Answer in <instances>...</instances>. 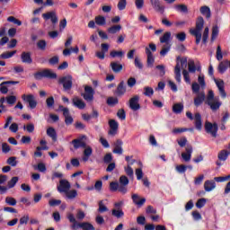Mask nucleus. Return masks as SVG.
Here are the masks:
<instances>
[{
  "label": "nucleus",
  "mask_w": 230,
  "mask_h": 230,
  "mask_svg": "<svg viewBox=\"0 0 230 230\" xmlns=\"http://www.w3.org/2000/svg\"><path fill=\"white\" fill-rule=\"evenodd\" d=\"M67 218H68L69 222H71V224H73L71 226V228L74 230H78V229L96 230L94 228V226H93V224H91V223H87V222L78 223V221H76V218H75V215H73V214H68Z\"/></svg>",
  "instance_id": "obj_1"
},
{
  "label": "nucleus",
  "mask_w": 230,
  "mask_h": 230,
  "mask_svg": "<svg viewBox=\"0 0 230 230\" xmlns=\"http://www.w3.org/2000/svg\"><path fill=\"white\" fill-rule=\"evenodd\" d=\"M204 28V18L202 16H199L196 21V29H190V33L196 37V44H200V40H202V31Z\"/></svg>",
  "instance_id": "obj_2"
},
{
  "label": "nucleus",
  "mask_w": 230,
  "mask_h": 230,
  "mask_svg": "<svg viewBox=\"0 0 230 230\" xmlns=\"http://www.w3.org/2000/svg\"><path fill=\"white\" fill-rule=\"evenodd\" d=\"M34 78L36 80H42V78H49V80H55L57 78V73L49 68H45L40 72L34 74Z\"/></svg>",
  "instance_id": "obj_3"
},
{
  "label": "nucleus",
  "mask_w": 230,
  "mask_h": 230,
  "mask_svg": "<svg viewBox=\"0 0 230 230\" xmlns=\"http://www.w3.org/2000/svg\"><path fill=\"white\" fill-rule=\"evenodd\" d=\"M186 116L189 119H190V121H194V125H195V128L196 130H199L200 132V130H202V115H200V113H195L194 118H193V113H191L190 111H187L186 112Z\"/></svg>",
  "instance_id": "obj_4"
},
{
  "label": "nucleus",
  "mask_w": 230,
  "mask_h": 230,
  "mask_svg": "<svg viewBox=\"0 0 230 230\" xmlns=\"http://www.w3.org/2000/svg\"><path fill=\"white\" fill-rule=\"evenodd\" d=\"M58 83L63 85V91L67 93L70 89H73V75H67L59 78Z\"/></svg>",
  "instance_id": "obj_5"
},
{
  "label": "nucleus",
  "mask_w": 230,
  "mask_h": 230,
  "mask_svg": "<svg viewBox=\"0 0 230 230\" xmlns=\"http://www.w3.org/2000/svg\"><path fill=\"white\" fill-rule=\"evenodd\" d=\"M205 132L207 134H210L212 137H217L218 134V124H217V122L211 123L209 121H206Z\"/></svg>",
  "instance_id": "obj_6"
},
{
  "label": "nucleus",
  "mask_w": 230,
  "mask_h": 230,
  "mask_svg": "<svg viewBox=\"0 0 230 230\" xmlns=\"http://www.w3.org/2000/svg\"><path fill=\"white\" fill-rule=\"evenodd\" d=\"M81 96L87 102V103L94 102V89L90 85H85L84 93H81Z\"/></svg>",
  "instance_id": "obj_7"
},
{
  "label": "nucleus",
  "mask_w": 230,
  "mask_h": 230,
  "mask_svg": "<svg viewBox=\"0 0 230 230\" xmlns=\"http://www.w3.org/2000/svg\"><path fill=\"white\" fill-rule=\"evenodd\" d=\"M59 111H61V112H63L66 125H67V126L73 125L74 119H73V117L71 116V113L69 112V109L64 108V106L59 105Z\"/></svg>",
  "instance_id": "obj_8"
},
{
  "label": "nucleus",
  "mask_w": 230,
  "mask_h": 230,
  "mask_svg": "<svg viewBox=\"0 0 230 230\" xmlns=\"http://www.w3.org/2000/svg\"><path fill=\"white\" fill-rule=\"evenodd\" d=\"M129 109H131V111H139V109H141V104H139V95H134L133 97H131L129 99Z\"/></svg>",
  "instance_id": "obj_9"
},
{
  "label": "nucleus",
  "mask_w": 230,
  "mask_h": 230,
  "mask_svg": "<svg viewBox=\"0 0 230 230\" xmlns=\"http://www.w3.org/2000/svg\"><path fill=\"white\" fill-rule=\"evenodd\" d=\"M215 84L219 91V94L221 98L225 99L227 98V93H226V83H224V80H217L214 79Z\"/></svg>",
  "instance_id": "obj_10"
},
{
  "label": "nucleus",
  "mask_w": 230,
  "mask_h": 230,
  "mask_svg": "<svg viewBox=\"0 0 230 230\" xmlns=\"http://www.w3.org/2000/svg\"><path fill=\"white\" fill-rule=\"evenodd\" d=\"M215 84L219 91V94L221 98L225 99L227 98V93H226V83H224V80H217L214 79Z\"/></svg>",
  "instance_id": "obj_11"
},
{
  "label": "nucleus",
  "mask_w": 230,
  "mask_h": 230,
  "mask_svg": "<svg viewBox=\"0 0 230 230\" xmlns=\"http://www.w3.org/2000/svg\"><path fill=\"white\" fill-rule=\"evenodd\" d=\"M215 84L219 91V94L221 98L225 99L227 98V93H226V83H224V80H217L214 79Z\"/></svg>",
  "instance_id": "obj_12"
},
{
  "label": "nucleus",
  "mask_w": 230,
  "mask_h": 230,
  "mask_svg": "<svg viewBox=\"0 0 230 230\" xmlns=\"http://www.w3.org/2000/svg\"><path fill=\"white\" fill-rule=\"evenodd\" d=\"M109 125L110 130L108 131V135L112 137L116 136V134H118V128H119V124L116 119H110Z\"/></svg>",
  "instance_id": "obj_13"
},
{
  "label": "nucleus",
  "mask_w": 230,
  "mask_h": 230,
  "mask_svg": "<svg viewBox=\"0 0 230 230\" xmlns=\"http://www.w3.org/2000/svg\"><path fill=\"white\" fill-rule=\"evenodd\" d=\"M186 153H181V157L185 163H190L191 161V154H193V146L188 145L185 148Z\"/></svg>",
  "instance_id": "obj_14"
},
{
  "label": "nucleus",
  "mask_w": 230,
  "mask_h": 230,
  "mask_svg": "<svg viewBox=\"0 0 230 230\" xmlns=\"http://www.w3.org/2000/svg\"><path fill=\"white\" fill-rule=\"evenodd\" d=\"M110 67L115 75H119L123 71V65L119 61H111L110 63Z\"/></svg>",
  "instance_id": "obj_15"
},
{
  "label": "nucleus",
  "mask_w": 230,
  "mask_h": 230,
  "mask_svg": "<svg viewBox=\"0 0 230 230\" xmlns=\"http://www.w3.org/2000/svg\"><path fill=\"white\" fill-rule=\"evenodd\" d=\"M68 190H71V183L67 180H60L58 186L59 193H65Z\"/></svg>",
  "instance_id": "obj_16"
},
{
  "label": "nucleus",
  "mask_w": 230,
  "mask_h": 230,
  "mask_svg": "<svg viewBox=\"0 0 230 230\" xmlns=\"http://www.w3.org/2000/svg\"><path fill=\"white\" fill-rule=\"evenodd\" d=\"M208 105L212 112H217L222 107V102H220L218 99H215L214 101H210L206 103Z\"/></svg>",
  "instance_id": "obj_17"
},
{
  "label": "nucleus",
  "mask_w": 230,
  "mask_h": 230,
  "mask_svg": "<svg viewBox=\"0 0 230 230\" xmlns=\"http://www.w3.org/2000/svg\"><path fill=\"white\" fill-rule=\"evenodd\" d=\"M43 19L45 21H49L51 20L52 24H57L58 18H57V13L55 12H48L42 14Z\"/></svg>",
  "instance_id": "obj_18"
},
{
  "label": "nucleus",
  "mask_w": 230,
  "mask_h": 230,
  "mask_svg": "<svg viewBox=\"0 0 230 230\" xmlns=\"http://www.w3.org/2000/svg\"><path fill=\"white\" fill-rule=\"evenodd\" d=\"M113 145V154H118V155H121L123 154V141L121 139H117Z\"/></svg>",
  "instance_id": "obj_19"
},
{
  "label": "nucleus",
  "mask_w": 230,
  "mask_h": 230,
  "mask_svg": "<svg viewBox=\"0 0 230 230\" xmlns=\"http://www.w3.org/2000/svg\"><path fill=\"white\" fill-rule=\"evenodd\" d=\"M22 100H25L27 103H29V107L31 109H35L37 107V101H35V97H33L32 94H29L26 96V94H23L22 96Z\"/></svg>",
  "instance_id": "obj_20"
},
{
  "label": "nucleus",
  "mask_w": 230,
  "mask_h": 230,
  "mask_svg": "<svg viewBox=\"0 0 230 230\" xmlns=\"http://www.w3.org/2000/svg\"><path fill=\"white\" fill-rule=\"evenodd\" d=\"M71 145H73L75 150H78V148H86L87 146V143L84 142L83 138L72 140Z\"/></svg>",
  "instance_id": "obj_21"
},
{
  "label": "nucleus",
  "mask_w": 230,
  "mask_h": 230,
  "mask_svg": "<svg viewBox=\"0 0 230 230\" xmlns=\"http://www.w3.org/2000/svg\"><path fill=\"white\" fill-rule=\"evenodd\" d=\"M131 199L133 203L136 204V206H137L138 208H141L145 205V202H146V199H141L138 194H132Z\"/></svg>",
  "instance_id": "obj_22"
},
{
  "label": "nucleus",
  "mask_w": 230,
  "mask_h": 230,
  "mask_svg": "<svg viewBox=\"0 0 230 230\" xmlns=\"http://www.w3.org/2000/svg\"><path fill=\"white\" fill-rule=\"evenodd\" d=\"M206 101V93L204 92H200L198 93V96L194 98V105L195 107H200L202 103Z\"/></svg>",
  "instance_id": "obj_23"
},
{
  "label": "nucleus",
  "mask_w": 230,
  "mask_h": 230,
  "mask_svg": "<svg viewBox=\"0 0 230 230\" xmlns=\"http://www.w3.org/2000/svg\"><path fill=\"white\" fill-rule=\"evenodd\" d=\"M127 93V86H125V81H121L115 91L117 96H123Z\"/></svg>",
  "instance_id": "obj_24"
},
{
  "label": "nucleus",
  "mask_w": 230,
  "mask_h": 230,
  "mask_svg": "<svg viewBox=\"0 0 230 230\" xmlns=\"http://www.w3.org/2000/svg\"><path fill=\"white\" fill-rule=\"evenodd\" d=\"M150 3L155 12H160V13H164V6L161 5V2L159 0H150Z\"/></svg>",
  "instance_id": "obj_25"
},
{
  "label": "nucleus",
  "mask_w": 230,
  "mask_h": 230,
  "mask_svg": "<svg viewBox=\"0 0 230 230\" xmlns=\"http://www.w3.org/2000/svg\"><path fill=\"white\" fill-rule=\"evenodd\" d=\"M146 54L147 55V67H154V62H155V59L154 58L152 50H150L148 47L146 48Z\"/></svg>",
  "instance_id": "obj_26"
},
{
  "label": "nucleus",
  "mask_w": 230,
  "mask_h": 230,
  "mask_svg": "<svg viewBox=\"0 0 230 230\" xmlns=\"http://www.w3.org/2000/svg\"><path fill=\"white\" fill-rule=\"evenodd\" d=\"M217 188V183L213 180H208L204 183V190L205 191H213Z\"/></svg>",
  "instance_id": "obj_27"
},
{
  "label": "nucleus",
  "mask_w": 230,
  "mask_h": 230,
  "mask_svg": "<svg viewBox=\"0 0 230 230\" xmlns=\"http://www.w3.org/2000/svg\"><path fill=\"white\" fill-rule=\"evenodd\" d=\"M73 105L77 109H80V111H84V109H85V102L78 97H75L73 99Z\"/></svg>",
  "instance_id": "obj_28"
},
{
  "label": "nucleus",
  "mask_w": 230,
  "mask_h": 230,
  "mask_svg": "<svg viewBox=\"0 0 230 230\" xmlns=\"http://www.w3.org/2000/svg\"><path fill=\"white\" fill-rule=\"evenodd\" d=\"M83 148H84L83 161L84 163H87V161H89V157L93 155V147H91L90 146H86V147Z\"/></svg>",
  "instance_id": "obj_29"
},
{
  "label": "nucleus",
  "mask_w": 230,
  "mask_h": 230,
  "mask_svg": "<svg viewBox=\"0 0 230 230\" xmlns=\"http://www.w3.org/2000/svg\"><path fill=\"white\" fill-rule=\"evenodd\" d=\"M63 193L65 194L66 199H67L68 200H73V199H76V197H78V191H76V190H70L69 189Z\"/></svg>",
  "instance_id": "obj_30"
},
{
  "label": "nucleus",
  "mask_w": 230,
  "mask_h": 230,
  "mask_svg": "<svg viewBox=\"0 0 230 230\" xmlns=\"http://www.w3.org/2000/svg\"><path fill=\"white\" fill-rule=\"evenodd\" d=\"M21 58L23 64H31V62H33V60L31 59V52H22L21 55Z\"/></svg>",
  "instance_id": "obj_31"
},
{
  "label": "nucleus",
  "mask_w": 230,
  "mask_h": 230,
  "mask_svg": "<svg viewBox=\"0 0 230 230\" xmlns=\"http://www.w3.org/2000/svg\"><path fill=\"white\" fill-rule=\"evenodd\" d=\"M199 12L201 15H204L207 19L211 18V9L208 5H203L200 7Z\"/></svg>",
  "instance_id": "obj_32"
},
{
  "label": "nucleus",
  "mask_w": 230,
  "mask_h": 230,
  "mask_svg": "<svg viewBox=\"0 0 230 230\" xmlns=\"http://www.w3.org/2000/svg\"><path fill=\"white\" fill-rule=\"evenodd\" d=\"M229 155H230L229 151L224 149L218 153L217 159L219 161H227V157H229Z\"/></svg>",
  "instance_id": "obj_33"
},
{
  "label": "nucleus",
  "mask_w": 230,
  "mask_h": 230,
  "mask_svg": "<svg viewBox=\"0 0 230 230\" xmlns=\"http://www.w3.org/2000/svg\"><path fill=\"white\" fill-rule=\"evenodd\" d=\"M107 31L111 35H115V33H119V31H121V25H112L111 27L108 28Z\"/></svg>",
  "instance_id": "obj_34"
},
{
  "label": "nucleus",
  "mask_w": 230,
  "mask_h": 230,
  "mask_svg": "<svg viewBox=\"0 0 230 230\" xmlns=\"http://www.w3.org/2000/svg\"><path fill=\"white\" fill-rule=\"evenodd\" d=\"M170 39H172V32L166 31L163 37L160 38V42L161 44H168V42H170Z\"/></svg>",
  "instance_id": "obj_35"
},
{
  "label": "nucleus",
  "mask_w": 230,
  "mask_h": 230,
  "mask_svg": "<svg viewBox=\"0 0 230 230\" xmlns=\"http://www.w3.org/2000/svg\"><path fill=\"white\" fill-rule=\"evenodd\" d=\"M47 136L51 137L52 141L57 142V130H55L53 127H50L47 129Z\"/></svg>",
  "instance_id": "obj_36"
},
{
  "label": "nucleus",
  "mask_w": 230,
  "mask_h": 230,
  "mask_svg": "<svg viewBox=\"0 0 230 230\" xmlns=\"http://www.w3.org/2000/svg\"><path fill=\"white\" fill-rule=\"evenodd\" d=\"M184 111V105L182 103H175L172 106V112L174 114H181Z\"/></svg>",
  "instance_id": "obj_37"
},
{
  "label": "nucleus",
  "mask_w": 230,
  "mask_h": 230,
  "mask_svg": "<svg viewBox=\"0 0 230 230\" xmlns=\"http://www.w3.org/2000/svg\"><path fill=\"white\" fill-rule=\"evenodd\" d=\"M95 24L98 26H105L107 24V20L105 19V16L98 15L95 17Z\"/></svg>",
  "instance_id": "obj_38"
},
{
  "label": "nucleus",
  "mask_w": 230,
  "mask_h": 230,
  "mask_svg": "<svg viewBox=\"0 0 230 230\" xmlns=\"http://www.w3.org/2000/svg\"><path fill=\"white\" fill-rule=\"evenodd\" d=\"M175 80L178 84H181V65L179 63L176 64L174 67Z\"/></svg>",
  "instance_id": "obj_39"
},
{
  "label": "nucleus",
  "mask_w": 230,
  "mask_h": 230,
  "mask_svg": "<svg viewBox=\"0 0 230 230\" xmlns=\"http://www.w3.org/2000/svg\"><path fill=\"white\" fill-rule=\"evenodd\" d=\"M112 217H115L116 218H123L125 217V212H123L122 209H112L111 210Z\"/></svg>",
  "instance_id": "obj_40"
},
{
  "label": "nucleus",
  "mask_w": 230,
  "mask_h": 230,
  "mask_svg": "<svg viewBox=\"0 0 230 230\" xmlns=\"http://www.w3.org/2000/svg\"><path fill=\"white\" fill-rule=\"evenodd\" d=\"M110 57H111V58H121L122 57H125V52H123L122 50H112L110 52Z\"/></svg>",
  "instance_id": "obj_41"
},
{
  "label": "nucleus",
  "mask_w": 230,
  "mask_h": 230,
  "mask_svg": "<svg viewBox=\"0 0 230 230\" xmlns=\"http://www.w3.org/2000/svg\"><path fill=\"white\" fill-rule=\"evenodd\" d=\"M106 103L107 105H110V107H114V105H118L119 103V100L118 97H109Z\"/></svg>",
  "instance_id": "obj_42"
},
{
  "label": "nucleus",
  "mask_w": 230,
  "mask_h": 230,
  "mask_svg": "<svg viewBox=\"0 0 230 230\" xmlns=\"http://www.w3.org/2000/svg\"><path fill=\"white\" fill-rule=\"evenodd\" d=\"M17 53V50H13L11 52H4L3 54L0 55V58H4V60H6V58H12L13 55Z\"/></svg>",
  "instance_id": "obj_43"
},
{
  "label": "nucleus",
  "mask_w": 230,
  "mask_h": 230,
  "mask_svg": "<svg viewBox=\"0 0 230 230\" xmlns=\"http://www.w3.org/2000/svg\"><path fill=\"white\" fill-rule=\"evenodd\" d=\"M189 73H195L197 71V66H195V61L190 59L188 62Z\"/></svg>",
  "instance_id": "obj_44"
},
{
  "label": "nucleus",
  "mask_w": 230,
  "mask_h": 230,
  "mask_svg": "<svg viewBox=\"0 0 230 230\" xmlns=\"http://www.w3.org/2000/svg\"><path fill=\"white\" fill-rule=\"evenodd\" d=\"M117 117L119 118V119L125 121V119H127V112H125L124 109H119L117 111Z\"/></svg>",
  "instance_id": "obj_45"
},
{
  "label": "nucleus",
  "mask_w": 230,
  "mask_h": 230,
  "mask_svg": "<svg viewBox=\"0 0 230 230\" xmlns=\"http://www.w3.org/2000/svg\"><path fill=\"white\" fill-rule=\"evenodd\" d=\"M128 178L125 175H122L119 179V185L120 186H128Z\"/></svg>",
  "instance_id": "obj_46"
},
{
  "label": "nucleus",
  "mask_w": 230,
  "mask_h": 230,
  "mask_svg": "<svg viewBox=\"0 0 230 230\" xmlns=\"http://www.w3.org/2000/svg\"><path fill=\"white\" fill-rule=\"evenodd\" d=\"M191 89L194 94H200V84H199V83L197 82L192 83Z\"/></svg>",
  "instance_id": "obj_47"
},
{
  "label": "nucleus",
  "mask_w": 230,
  "mask_h": 230,
  "mask_svg": "<svg viewBox=\"0 0 230 230\" xmlns=\"http://www.w3.org/2000/svg\"><path fill=\"white\" fill-rule=\"evenodd\" d=\"M144 95L148 96V98H151V96H154V88L150 86H146L144 88Z\"/></svg>",
  "instance_id": "obj_48"
},
{
  "label": "nucleus",
  "mask_w": 230,
  "mask_h": 230,
  "mask_svg": "<svg viewBox=\"0 0 230 230\" xmlns=\"http://www.w3.org/2000/svg\"><path fill=\"white\" fill-rule=\"evenodd\" d=\"M66 27H67V20L65 18L59 22L58 33H62V31H64V30H66Z\"/></svg>",
  "instance_id": "obj_49"
},
{
  "label": "nucleus",
  "mask_w": 230,
  "mask_h": 230,
  "mask_svg": "<svg viewBox=\"0 0 230 230\" xmlns=\"http://www.w3.org/2000/svg\"><path fill=\"white\" fill-rule=\"evenodd\" d=\"M175 8L178 12H181L182 13H188V5L186 4H177Z\"/></svg>",
  "instance_id": "obj_50"
},
{
  "label": "nucleus",
  "mask_w": 230,
  "mask_h": 230,
  "mask_svg": "<svg viewBox=\"0 0 230 230\" xmlns=\"http://www.w3.org/2000/svg\"><path fill=\"white\" fill-rule=\"evenodd\" d=\"M215 100H217V98H215V93L213 90H209L205 103H208L209 102H213Z\"/></svg>",
  "instance_id": "obj_51"
},
{
  "label": "nucleus",
  "mask_w": 230,
  "mask_h": 230,
  "mask_svg": "<svg viewBox=\"0 0 230 230\" xmlns=\"http://www.w3.org/2000/svg\"><path fill=\"white\" fill-rule=\"evenodd\" d=\"M19 182V177H13L7 183L8 188H13Z\"/></svg>",
  "instance_id": "obj_52"
},
{
  "label": "nucleus",
  "mask_w": 230,
  "mask_h": 230,
  "mask_svg": "<svg viewBox=\"0 0 230 230\" xmlns=\"http://www.w3.org/2000/svg\"><path fill=\"white\" fill-rule=\"evenodd\" d=\"M134 64L137 69H139L140 71L143 70L144 66H143V63L141 62V59H139V58L137 57L135 58Z\"/></svg>",
  "instance_id": "obj_53"
},
{
  "label": "nucleus",
  "mask_w": 230,
  "mask_h": 230,
  "mask_svg": "<svg viewBox=\"0 0 230 230\" xmlns=\"http://www.w3.org/2000/svg\"><path fill=\"white\" fill-rule=\"evenodd\" d=\"M33 168H34V170H38L39 172H41L42 173H44V172H46V164H44V163H40V164H38V165H34Z\"/></svg>",
  "instance_id": "obj_54"
},
{
  "label": "nucleus",
  "mask_w": 230,
  "mask_h": 230,
  "mask_svg": "<svg viewBox=\"0 0 230 230\" xmlns=\"http://www.w3.org/2000/svg\"><path fill=\"white\" fill-rule=\"evenodd\" d=\"M8 22H13V24H17V26H21L22 24V22H21L19 19L13 17V16H9L7 18Z\"/></svg>",
  "instance_id": "obj_55"
},
{
  "label": "nucleus",
  "mask_w": 230,
  "mask_h": 230,
  "mask_svg": "<svg viewBox=\"0 0 230 230\" xmlns=\"http://www.w3.org/2000/svg\"><path fill=\"white\" fill-rule=\"evenodd\" d=\"M175 170L178 173H186L187 167L184 164L176 165Z\"/></svg>",
  "instance_id": "obj_56"
},
{
  "label": "nucleus",
  "mask_w": 230,
  "mask_h": 230,
  "mask_svg": "<svg viewBox=\"0 0 230 230\" xmlns=\"http://www.w3.org/2000/svg\"><path fill=\"white\" fill-rule=\"evenodd\" d=\"M5 203L8 204V206H16L17 200L14 198L12 197H6L5 198Z\"/></svg>",
  "instance_id": "obj_57"
},
{
  "label": "nucleus",
  "mask_w": 230,
  "mask_h": 230,
  "mask_svg": "<svg viewBox=\"0 0 230 230\" xmlns=\"http://www.w3.org/2000/svg\"><path fill=\"white\" fill-rule=\"evenodd\" d=\"M103 163H105V164H110L111 163H112V154H106L103 157Z\"/></svg>",
  "instance_id": "obj_58"
},
{
  "label": "nucleus",
  "mask_w": 230,
  "mask_h": 230,
  "mask_svg": "<svg viewBox=\"0 0 230 230\" xmlns=\"http://www.w3.org/2000/svg\"><path fill=\"white\" fill-rule=\"evenodd\" d=\"M182 75L186 84H191V79L190 78V73L188 72V70L184 69L182 71Z\"/></svg>",
  "instance_id": "obj_59"
},
{
  "label": "nucleus",
  "mask_w": 230,
  "mask_h": 230,
  "mask_svg": "<svg viewBox=\"0 0 230 230\" xmlns=\"http://www.w3.org/2000/svg\"><path fill=\"white\" fill-rule=\"evenodd\" d=\"M119 188V182L111 181L110 183V190H111V191H118Z\"/></svg>",
  "instance_id": "obj_60"
},
{
  "label": "nucleus",
  "mask_w": 230,
  "mask_h": 230,
  "mask_svg": "<svg viewBox=\"0 0 230 230\" xmlns=\"http://www.w3.org/2000/svg\"><path fill=\"white\" fill-rule=\"evenodd\" d=\"M218 37V27L215 26L212 28L211 41L215 40Z\"/></svg>",
  "instance_id": "obj_61"
},
{
  "label": "nucleus",
  "mask_w": 230,
  "mask_h": 230,
  "mask_svg": "<svg viewBox=\"0 0 230 230\" xmlns=\"http://www.w3.org/2000/svg\"><path fill=\"white\" fill-rule=\"evenodd\" d=\"M117 6L120 11L125 10L127 8V0H119Z\"/></svg>",
  "instance_id": "obj_62"
},
{
  "label": "nucleus",
  "mask_w": 230,
  "mask_h": 230,
  "mask_svg": "<svg viewBox=\"0 0 230 230\" xmlns=\"http://www.w3.org/2000/svg\"><path fill=\"white\" fill-rule=\"evenodd\" d=\"M37 46H38L39 49H41V51L46 50V46H47L46 40H39L37 43Z\"/></svg>",
  "instance_id": "obj_63"
},
{
  "label": "nucleus",
  "mask_w": 230,
  "mask_h": 230,
  "mask_svg": "<svg viewBox=\"0 0 230 230\" xmlns=\"http://www.w3.org/2000/svg\"><path fill=\"white\" fill-rule=\"evenodd\" d=\"M176 39L180 42H184V40H186V32H179L178 34H176Z\"/></svg>",
  "instance_id": "obj_64"
}]
</instances>
